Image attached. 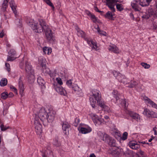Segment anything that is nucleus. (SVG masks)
Returning a JSON list of instances; mask_svg holds the SVG:
<instances>
[{"mask_svg": "<svg viewBox=\"0 0 157 157\" xmlns=\"http://www.w3.org/2000/svg\"><path fill=\"white\" fill-rule=\"evenodd\" d=\"M56 114V111L52 109L45 110L44 109L42 108L40 110L38 114L36 115L34 121L36 131L38 134H40L42 132V121L52 122L54 120Z\"/></svg>", "mask_w": 157, "mask_h": 157, "instance_id": "f257e3e1", "label": "nucleus"}, {"mask_svg": "<svg viewBox=\"0 0 157 157\" xmlns=\"http://www.w3.org/2000/svg\"><path fill=\"white\" fill-rule=\"evenodd\" d=\"M29 25L36 32L41 33L44 30L45 33V37L48 41L52 42L55 40L51 28L46 25L42 19L39 20L38 22L33 19H30L29 22Z\"/></svg>", "mask_w": 157, "mask_h": 157, "instance_id": "f03ea898", "label": "nucleus"}, {"mask_svg": "<svg viewBox=\"0 0 157 157\" xmlns=\"http://www.w3.org/2000/svg\"><path fill=\"white\" fill-rule=\"evenodd\" d=\"M90 103L92 107L94 108L97 104V101L99 105L105 111L110 112L111 110L110 108L106 105L104 101L101 99V94L97 90H94L92 91V94L90 98Z\"/></svg>", "mask_w": 157, "mask_h": 157, "instance_id": "7ed1b4c3", "label": "nucleus"}, {"mask_svg": "<svg viewBox=\"0 0 157 157\" xmlns=\"http://www.w3.org/2000/svg\"><path fill=\"white\" fill-rule=\"evenodd\" d=\"M25 69L27 74L28 78L33 81L35 76L33 70L32 69L30 63L28 62H26L25 63Z\"/></svg>", "mask_w": 157, "mask_h": 157, "instance_id": "20e7f679", "label": "nucleus"}, {"mask_svg": "<svg viewBox=\"0 0 157 157\" xmlns=\"http://www.w3.org/2000/svg\"><path fill=\"white\" fill-rule=\"evenodd\" d=\"M139 3L136 1L133 0L131 3L132 8L136 11H139L141 10L140 6L144 7L147 6V0H140Z\"/></svg>", "mask_w": 157, "mask_h": 157, "instance_id": "39448f33", "label": "nucleus"}, {"mask_svg": "<svg viewBox=\"0 0 157 157\" xmlns=\"http://www.w3.org/2000/svg\"><path fill=\"white\" fill-rule=\"evenodd\" d=\"M109 152L114 156H118L122 155L123 153V150L117 147H111L109 151Z\"/></svg>", "mask_w": 157, "mask_h": 157, "instance_id": "423d86ee", "label": "nucleus"}, {"mask_svg": "<svg viewBox=\"0 0 157 157\" xmlns=\"http://www.w3.org/2000/svg\"><path fill=\"white\" fill-rule=\"evenodd\" d=\"M85 40L91 48L92 50L98 51L100 49V47L98 45L97 43L93 41L90 38H85Z\"/></svg>", "mask_w": 157, "mask_h": 157, "instance_id": "0eeeda50", "label": "nucleus"}, {"mask_svg": "<svg viewBox=\"0 0 157 157\" xmlns=\"http://www.w3.org/2000/svg\"><path fill=\"white\" fill-rule=\"evenodd\" d=\"M89 115L96 125L101 124L103 121V119L99 118L98 116L95 113H90Z\"/></svg>", "mask_w": 157, "mask_h": 157, "instance_id": "6e6552de", "label": "nucleus"}, {"mask_svg": "<svg viewBox=\"0 0 157 157\" xmlns=\"http://www.w3.org/2000/svg\"><path fill=\"white\" fill-rule=\"evenodd\" d=\"M78 129L79 132L84 134L90 133L92 131V128L87 125L78 128Z\"/></svg>", "mask_w": 157, "mask_h": 157, "instance_id": "1a4fd4ad", "label": "nucleus"}, {"mask_svg": "<svg viewBox=\"0 0 157 157\" xmlns=\"http://www.w3.org/2000/svg\"><path fill=\"white\" fill-rule=\"evenodd\" d=\"M106 5L113 12L115 11L114 6L116 3L117 2V0H105Z\"/></svg>", "mask_w": 157, "mask_h": 157, "instance_id": "9d476101", "label": "nucleus"}, {"mask_svg": "<svg viewBox=\"0 0 157 157\" xmlns=\"http://www.w3.org/2000/svg\"><path fill=\"white\" fill-rule=\"evenodd\" d=\"M72 89L76 93L80 96L83 95L82 89L76 84H73L72 85Z\"/></svg>", "mask_w": 157, "mask_h": 157, "instance_id": "9b49d317", "label": "nucleus"}, {"mask_svg": "<svg viewBox=\"0 0 157 157\" xmlns=\"http://www.w3.org/2000/svg\"><path fill=\"white\" fill-rule=\"evenodd\" d=\"M128 145L131 149L135 150H137L140 147L139 144L135 140L130 141L128 143Z\"/></svg>", "mask_w": 157, "mask_h": 157, "instance_id": "f8f14e48", "label": "nucleus"}, {"mask_svg": "<svg viewBox=\"0 0 157 157\" xmlns=\"http://www.w3.org/2000/svg\"><path fill=\"white\" fill-rule=\"evenodd\" d=\"M9 55L7 58L8 61H13L16 58L15 54H16L15 51L13 49L11 50L8 53Z\"/></svg>", "mask_w": 157, "mask_h": 157, "instance_id": "ddd939ff", "label": "nucleus"}, {"mask_svg": "<svg viewBox=\"0 0 157 157\" xmlns=\"http://www.w3.org/2000/svg\"><path fill=\"white\" fill-rule=\"evenodd\" d=\"M19 88L20 90V94L21 96H23L24 94V87L23 84L22 78L20 77L18 80Z\"/></svg>", "mask_w": 157, "mask_h": 157, "instance_id": "4468645a", "label": "nucleus"}, {"mask_svg": "<svg viewBox=\"0 0 157 157\" xmlns=\"http://www.w3.org/2000/svg\"><path fill=\"white\" fill-rule=\"evenodd\" d=\"M108 48L109 51L114 53H118L120 52L118 48L115 45L113 44H110Z\"/></svg>", "mask_w": 157, "mask_h": 157, "instance_id": "2eb2a0df", "label": "nucleus"}, {"mask_svg": "<svg viewBox=\"0 0 157 157\" xmlns=\"http://www.w3.org/2000/svg\"><path fill=\"white\" fill-rule=\"evenodd\" d=\"M98 134L100 138L107 143L110 138L109 135L105 133L99 132Z\"/></svg>", "mask_w": 157, "mask_h": 157, "instance_id": "dca6fc26", "label": "nucleus"}, {"mask_svg": "<svg viewBox=\"0 0 157 157\" xmlns=\"http://www.w3.org/2000/svg\"><path fill=\"white\" fill-rule=\"evenodd\" d=\"M70 127V125L67 122H63L62 123V128L63 131L64 132V133L67 134L68 131V129Z\"/></svg>", "mask_w": 157, "mask_h": 157, "instance_id": "f3484780", "label": "nucleus"}, {"mask_svg": "<svg viewBox=\"0 0 157 157\" xmlns=\"http://www.w3.org/2000/svg\"><path fill=\"white\" fill-rule=\"evenodd\" d=\"M54 88L58 87V85L61 86L63 84V82L61 79L59 77L56 78L54 80L53 83Z\"/></svg>", "mask_w": 157, "mask_h": 157, "instance_id": "a211bd4d", "label": "nucleus"}, {"mask_svg": "<svg viewBox=\"0 0 157 157\" xmlns=\"http://www.w3.org/2000/svg\"><path fill=\"white\" fill-rule=\"evenodd\" d=\"M55 90L59 94L61 95H65L66 94V92L62 86L55 87Z\"/></svg>", "mask_w": 157, "mask_h": 157, "instance_id": "6ab92c4d", "label": "nucleus"}, {"mask_svg": "<svg viewBox=\"0 0 157 157\" xmlns=\"http://www.w3.org/2000/svg\"><path fill=\"white\" fill-rule=\"evenodd\" d=\"M95 29L97 30L98 34L101 36H104L108 37V34L105 31L101 30L98 26H97V27H95Z\"/></svg>", "mask_w": 157, "mask_h": 157, "instance_id": "aec40b11", "label": "nucleus"}, {"mask_svg": "<svg viewBox=\"0 0 157 157\" xmlns=\"http://www.w3.org/2000/svg\"><path fill=\"white\" fill-rule=\"evenodd\" d=\"M39 64L44 68L46 67V60L45 58L43 57H40L39 59Z\"/></svg>", "mask_w": 157, "mask_h": 157, "instance_id": "412c9836", "label": "nucleus"}, {"mask_svg": "<svg viewBox=\"0 0 157 157\" xmlns=\"http://www.w3.org/2000/svg\"><path fill=\"white\" fill-rule=\"evenodd\" d=\"M114 14L112 12L108 11L105 15V17L106 18L111 20H114V18L113 17Z\"/></svg>", "mask_w": 157, "mask_h": 157, "instance_id": "4be33fe9", "label": "nucleus"}, {"mask_svg": "<svg viewBox=\"0 0 157 157\" xmlns=\"http://www.w3.org/2000/svg\"><path fill=\"white\" fill-rule=\"evenodd\" d=\"M9 0H4L1 6V9L3 11H6L8 6V3Z\"/></svg>", "mask_w": 157, "mask_h": 157, "instance_id": "5701e85b", "label": "nucleus"}, {"mask_svg": "<svg viewBox=\"0 0 157 157\" xmlns=\"http://www.w3.org/2000/svg\"><path fill=\"white\" fill-rule=\"evenodd\" d=\"M10 6L15 16H17L18 14L16 10V5L14 3L11 2L10 3Z\"/></svg>", "mask_w": 157, "mask_h": 157, "instance_id": "b1692460", "label": "nucleus"}, {"mask_svg": "<svg viewBox=\"0 0 157 157\" xmlns=\"http://www.w3.org/2000/svg\"><path fill=\"white\" fill-rule=\"evenodd\" d=\"M107 143L112 147H116V143L115 140L111 137Z\"/></svg>", "mask_w": 157, "mask_h": 157, "instance_id": "393cba45", "label": "nucleus"}, {"mask_svg": "<svg viewBox=\"0 0 157 157\" xmlns=\"http://www.w3.org/2000/svg\"><path fill=\"white\" fill-rule=\"evenodd\" d=\"M129 114L132 118L137 121L140 118L139 115L137 113H133L132 112H129Z\"/></svg>", "mask_w": 157, "mask_h": 157, "instance_id": "a878e982", "label": "nucleus"}, {"mask_svg": "<svg viewBox=\"0 0 157 157\" xmlns=\"http://www.w3.org/2000/svg\"><path fill=\"white\" fill-rule=\"evenodd\" d=\"M133 152L132 151L127 149L125 151V152H124L123 151V153L122 155H124L126 157H131V156L132 155Z\"/></svg>", "mask_w": 157, "mask_h": 157, "instance_id": "bb28decb", "label": "nucleus"}, {"mask_svg": "<svg viewBox=\"0 0 157 157\" xmlns=\"http://www.w3.org/2000/svg\"><path fill=\"white\" fill-rule=\"evenodd\" d=\"M113 74L114 76L116 77L118 80H121V77L122 75V74L115 71H113Z\"/></svg>", "mask_w": 157, "mask_h": 157, "instance_id": "cd10ccee", "label": "nucleus"}, {"mask_svg": "<svg viewBox=\"0 0 157 157\" xmlns=\"http://www.w3.org/2000/svg\"><path fill=\"white\" fill-rule=\"evenodd\" d=\"M43 52L45 54L49 55L52 52V49L50 48L45 47L43 48Z\"/></svg>", "mask_w": 157, "mask_h": 157, "instance_id": "c85d7f7f", "label": "nucleus"}, {"mask_svg": "<svg viewBox=\"0 0 157 157\" xmlns=\"http://www.w3.org/2000/svg\"><path fill=\"white\" fill-rule=\"evenodd\" d=\"M77 35L78 36H81L82 38H85V33L82 30L79 29H77Z\"/></svg>", "mask_w": 157, "mask_h": 157, "instance_id": "c756f323", "label": "nucleus"}, {"mask_svg": "<svg viewBox=\"0 0 157 157\" xmlns=\"http://www.w3.org/2000/svg\"><path fill=\"white\" fill-rule=\"evenodd\" d=\"M118 81L123 83L124 84H127L128 83V80L125 77V76L122 75L121 77V80Z\"/></svg>", "mask_w": 157, "mask_h": 157, "instance_id": "7c9ffc66", "label": "nucleus"}, {"mask_svg": "<svg viewBox=\"0 0 157 157\" xmlns=\"http://www.w3.org/2000/svg\"><path fill=\"white\" fill-rule=\"evenodd\" d=\"M148 117L157 118V113L152 111H148Z\"/></svg>", "mask_w": 157, "mask_h": 157, "instance_id": "2f4dec72", "label": "nucleus"}, {"mask_svg": "<svg viewBox=\"0 0 157 157\" xmlns=\"http://www.w3.org/2000/svg\"><path fill=\"white\" fill-rule=\"evenodd\" d=\"M148 103L152 107L154 108H157V105L153 101H151L150 99L148 98Z\"/></svg>", "mask_w": 157, "mask_h": 157, "instance_id": "473e14b6", "label": "nucleus"}, {"mask_svg": "<svg viewBox=\"0 0 157 157\" xmlns=\"http://www.w3.org/2000/svg\"><path fill=\"white\" fill-rule=\"evenodd\" d=\"M37 81L38 84L41 86L43 85L45 82L43 79L41 77L38 78Z\"/></svg>", "mask_w": 157, "mask_h": 157, "instance_id": "72a5a7b5", "label": "nucleus"}, {"mask_svg": "<svg viewBox=\"0 0 157 157\" xmlns=\"http://www.w3.org/2000/svg\"><path fill=\"white\" fill-rule=\"evenodd\" d=\"M7 83V80L5 78H3L0 81V84L1 86H6Z\"/></svg>", "mask_w": 157, "mask_h": 157, "instance_id": "f704fd0d", "label": "nucleus"}, {"mask_svg": "<svg viewBox=\"0 0 157 157\" xmlns=\"http://www.w3.org/2000/svg\"><path fill=\"white\" fill-rule=\"evenodd\" d=\"M112 94L113 96L116 99V100H117L119 99V96L117 91L115 90H113Z\"/></svg>", "mask_w": 157, "mask_h": 157, "instance_id": "c9c22d12", "label": "nucleus"}, {"mask_svg": "<svg viewBox=\"0 0 157 157\" xmlns=\"http://www.w3.org/2000/svg\"><path fill=\"white\" fill-rule=\"evenodd\" d=\"M47 4H48L49 6L51 7L52 9H54V7L52 4V3L51 2L50 0H43Z\"/></svg>", "mask_w": 157, "mask_h": 157, "instance_id": "e433bc0d", "label": "nucleus"}, {"mask_svg": "<svg viewBox=\"0 0 157 157\" xmlns=\"http://www.w3.org/2000/svg\"><path fill=\"white\" fill-rule=\"evenodd\" d=\"M88 13H89L88 15H89L91 19L94 22H96L97 21V19L95 16L94 15L91 14L89 12Z\"/></svg>", "mask_w": 157, "mask_h": 157, "instance_id": "4c0bfd02", "label": "nucleus"}, {"mask_svg": "<svg viewBox=\"0 0 157 157\" xmlns=\"http://www.w3.org/2000/svg\"><path fill=\"white\" fill-rule=\"evenodd\" d=\"M154 13L153 9L152 8L149 9L148 10V16L149 15V17H150L151 16L154 15Z\"/></svg>", "mask_w": 157, "mask_h": 157, "instance_id": "58836bf2", "label": "nucleus"}, {"mask_svg": "<svg viewBox=\"0 0 157 157\" xmlns=\"http://www.w3.org/2000/svg\"><path fill=\"white\" fill-rule=\"evenodd\" d=\"M8 97V94L6 92L2 93L1 94V97L3 99H6Z\"/></svg>", "mask_w": 157, "mask_h": 157, "instance_id": "ea45409f", "label": "nucleus"}, {"mask_svg": "<svg viewBox=\"0 0 157 157\" xmlns=\"http://www.w3.org/2000/svg\"><path fill=\"white\" fill-rule=\"evenodd\" d=\"M116 7L117 9L119 11H121L123 9V6L121 4H117L116 5Z\"/></svg>", "mask_w": 157, "mask_h": 157, "instance_id": "a19ab883", "label": "nucleus"}, {"mask_svg": "<svg viewBox=\"0 0 157 157\" xmlns=\"http://www.w3.org/2000/svg\"><path fill=\"white\" fill-rule=\"evenodd\" d=\"M128 133L126 132H124L121 138V139L123 140H126L127 138Z\"/></svg>", "mask_w": 157, "mask_h": 157, "instance_id": "79ce46f5", "label": "nucleus"}, {"mask_svg": "<svg viewBox=\"0 0 157 157\" xmlns=\"http://www.w3.org/2000/svg\"><path fill=\"white\" fill-rule=\"evenodd\" d=\"M10 88L11 90L13 91L16 94H17V89L16 88L13 86H10Z\"/></svg>", "mask_w": 157, "mask_h": 157, "instance_id": "37998d69", "label": "nucleus"}, {"mask_svg": "<svg viewBox=\"0 0 157 157\" xmlns=\"http://www.w3.org/2000/svg\"><path fill=\"white\" fill-rule=\"evenodd\" d=\"M72 82L71 81V80H68L67 81L66 84L67 86L70 88L72 87Z\"/></svg>", "mask_w": 157, "mask_h": 157, "instance_id": "c03bdc74", "label": "nucleus"}, {"mask_svg": "<svg viewBox=\"0 0 157 157\" xmlns=\"http://www.w3.org/2000/svg\"><path fill=\"white\" fill-rule=\"evenodd\" d=\"M139 153L140 155V157H146V154H145L144 152L142 151H140Z\"/></svg>", "mask_w": 157, "mask_h": 157, "instance_id": "a18cd8bd", "label": "nucleus"}, {"mask_svg": "<svg viewBox=\"0 0 157 157\" xmlns=\"http://www.w3.org/2000/svg\"><path fill=\"white\" fill-rule=\"evenodd\" d=\"M0 128L2 131H5L8 128V127L5 126L3 124H2L0 126Z\"/></svg>", "mask_w": 157, "mask_h": 157, "instance_id": "49530a36", "label": "nucleus"}, {"mask_svg": "<svg viewBox=\"0 0 157 157\" xmlns=\"http://www.w3.org/2000/svg\"><path fill=\"white\" fill-rule=\"evenodd\" d=\"M53 143L56 146L58 147L60 145V143L58 142V140L57 139L56 140L54 141Z\"/></svg>", "mask_w": 157, "mask_h": 157, "instance_id": "de8ad7c7", "label": "nucleus"}, {"mask_svg": "<svg viewBox=\"0 0 157 157\" xmlns=\"http://www.w3.org/2000/svg\"><path fill=\"white\" fill-rule=\"evenodd\" d=\"M113 135H114V136L116 138H117L118 137H120V133H119L118 132H116L114 133Z\"/></svg>", "mask_w": 157, "mask_h": 157, "instance_id": "09e8293b", "label": "nucleus"}, {"mask_svg": "<svg viewBox=\"0 0 157 157\" xmlns=\"http://www.w3.org/2000/svg\"><path fill=\"white\" fill-rule=\"evenodd\" d=\"M141 65L145 69L147 68V63H141Z\"/></svg>", "mask_w": 157, "mask_h": 157, "instance_id": "8fccbe9b", "label": "nucleus"}, {"mask_svg": "<svg viewBox=\"0 0 157 157\" xmlns=\"http://www.w3.org/2000/svg\"><path fill=\"white\" fill-rule=\"evenodd\" d=\"M5 65L8 71H9L10 70V64L8 63H6Z\"/></svg>", "mask_w": 157, "mask_h": 157, "instance_id": "3c124183", "label": "nucleus"}, {"mask_svg": "<svg viewBox=\"0 0 157 157\" xmlns=\"http://www.w3.org/2000/svg\"><path fill=\"white\" fill-rule=\"evenodd\" d=\"M131 157H139V155L137 153L133 152Z\"/></svg>", "mask_w": 157, "mask_h": 157, "instance_id": "603ef678", "label": "nucleus"}, {"mask_svg": "<svg viewBox=\"0 0 157 157\" xmlns=\"http://www.w3.org/2000/svg\"><path fill=\"white\" fill-rule=\"evenodd\" d=\"M43 151L44 154V155H43V157H46V156H47L48 154V151Z\"/></svg>", "mask_w": 157, "mask_h": 157, "instance_id": "864d4df0", "label": "nucleus"}, {"mask_svg": "<svg viewBox=\"0 0 157 157\" xmlns=\"http://www.w3.org/2000/svg\"><path fill=\"white\" fill-rule=\"evenodd\" d=\"M143 113L144 115H147V109H144V111L143 112Z\"/></svg>", "mask_w": 157, "mask_h": 157, "instance_id": "5fc2aeb1", "label": "nucleus"}, {"mask_svg": "<svg viewBox=\"0 0 157 157\" xmlns=\"http://www.w3.org/2000/svg\"><path fill=\"white\" fill-rule=\"evenodd\" d=\"M13 94L12 93H10L8 95V97H12L13 96Z\"/></svg>", "mask_w": 157, "mask_h": 157, "instance_id": "6e6d98bb", "label": "nucleus"}, {"mask_svg": "<svg viewBox=\"0 0 157 157\" xmlns=\"http://www.w3.org/2000/svg\"><path fill=\"white\" fill-rule=\"evenodd\" d=\"M154 16L155 17L157 18V8L156 10L155 11V13L154 14Z\"/></svg>", "mask_w": 157, "mask_h": 157, "instance_id": "4d7b16f0", "label": "nucleus"}, {"mask_svg": "<svg viewBox=\"0 0 157 157\" xmlns=\"http://www.w3.org/2000/svg\"><path fill=\"white\" fill-rule=\"evenodd\" d=\"M4 36V33L3 32H2L1 33H0V37L2 38V37Z\"/></svg>", "mask_w": 157, "mask_h": 157, "instance_id": "13d9d810", "label": "nucleus"}, {"mask_svg": "<svg viewBox=\"0 0 157 157\" xmlns=\"http://www.w3.org/2000/svg\"><path fill=\"white\" fill-rule=\"evenodd\" d=\"M94 9L95 11L97 12H100V11L98 10V8L97 7H95L94 8Z\"/></svg>", "mask_w": 157, "mask_h": 157, "instance_id": "bf43d9fd", "label": "nucleus"}, {"mask_svg": "<svg viewBox=\"0 0 157 157\" xmlns=\"http://www.w3.org/2000/svg\"><path fill=\"white\" fill-rule=\"evenodd\" d=\"M143 98L144 100L146 101L147 100V97H146L145 96L143 95L142 96V98Z\"/></svg>", "mask_w": 157, "mask_h": 157, "instance_id": "052dcab7", "label": "nucleus"}, {"mask_svg": "<svg viewBox=\"0 0 157 157\" xmlns=\"http://www.w3.org/2000/svg\"><path fill=\"white\" fill-rule=\"evenodd\" d=\"M139 143H141L143 144H147V143L144 141H143L142 142L139 141Z\"/></svg>", "mask_w": 157, "mask_h": 157, "instance_id": "680f3d73", "label": "nucleus"}, {"mask_svg": "<svg viewBox=\"0 0 157 157\" xmlns=\"http://www.w3.org/2000/svg\"><path fill=\"white\" fill-rule=\"evenodd\" d=\"M90 157H96L95 155L94 154H92L90 155Z\"/></svg>", "mask_w": 157, "mask_h": 157, "instance_id": "e2e57ef3", "label": "nucleus"}, {"mask_svg": "<svg viewBox=\"0 0 157 157\" xmlns=\"http://www.w3.org/2000/svg\"><path fill=\"white\" fill-rule=\"evenodd\" d=\"M104 118L106 120H108L109 119V117L107 116H105Z\"/></svg>", "mask_w": 157, "mask_h": 157, "instance_id": "0e129e2a", "label": "nucleus"}, {"mask_svg": "<svg viewBox=\"0 0 157 157\" xmlns=\"http://www.w3.org/2000/svg\"><path fill=\"white\" fill-rule=\"evenodd\" d=\"M130 16L133 19H134V16H133V15L132 14H130Z\"/></svg>", "mask_w": 157, "mask_h": 157, "instance_id": "69168bd1", "label": "nucleus"}, {"mask_svg": "<svg viewBox=\"0 0 157 157\" xmlns=\"http://www.w3.org/2000/svg\"><path fill=\"white\" fill-rule=\"evenodd\" d=\"M153 139V136H152L151 137V138L150 139L148 140V141H149V142H151V141Z\"/></svg>", "mask_w": 157, "mask_h": 157, "instance_id": "338daca9", "label": "nucleus"}, {"mask_svg": "<svg viewBox=\"0 0 157 157\" xmlns=\"http://www.w3.org/2000/svg\"><path fill=\"white\" fill-rule=\"evenodd\" d=\"M156 129V128L155 127L153 128V130L155 131V130H156L155 129Z\"/></svg>", "mask_w": 157, "mask_h": 157, "instance_id": "774afa93", "label": "nucleus"}]
</instances>
